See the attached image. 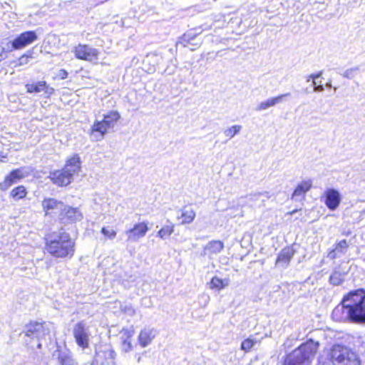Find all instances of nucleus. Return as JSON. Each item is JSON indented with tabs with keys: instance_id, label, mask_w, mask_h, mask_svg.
Masks as SVG:
<instances>
[{
	"instance_id": "f257e3e1",
	"label": "nucleus",
	"mask_w": 365,
	"mask_h": 365,
	"mask_svg": "<svg viewBox=\"0 0 365 365\" xmlns=\"http://www.w3.org/2000/svg\"><path fill=\"white\" fill-rule=\"evenodd\" d=\"M332 319L339 322L365 324V290L351 291L332 311Z\"/></svg>"
},
{
	"instance_id": "f03ea898",
	"label": "nucleus",
	"mask_w": 365,
	"mask_h": 365,
	"mask_svg": "<svg viewBox=\"0 0 365 365\" xmlns=\"http://www.w3.org/2000/svg\"><path fill=\"white\" fill-rule=\"evenodd\" d=\"M47 252L56 258H71L75 252V242L66 232L54 233L46 243Z\"/></svg>"
},
{
	"instance_id": "7ed1b4c3",
	"label": "nucleus",
	"mask_w": 365,
	"mask_h": 365,
	"mask_svg": "<svg viewBox=\"0 0 365 365\" xmlns=\"http://www.w3.org/2000/svg\"><path fill=\"white\" fill-rule=\"evenodd\" d=\"M81 164L80 157L75 154L66 160L63 169L51 172L48 178L58 187L67 186L73 181L74 175L80 171Z\"/></svg>"
},
{
	"instance_id": "20e7f679",
	"label": "nucleus",
	"mask_w": 365,
	"mask_h": 365,
	"mask_svg": "<svg viewBox=\"0 0 365 365\" xmlns=\"http://www.w3.org/2000/svg\"><path fill=\"white\" fill-rule=\"evenodd\" d=\"M319 343L309 340L289 354L284 360L285 365L309 364L317 351Z\"/></svg>"
},
{
	"instance_id": "39448f33",
	"label": "nucleus",
	"mask_w": 365,
	"mask_h": 365,
	"mask_svg": "<svg viewBox=\"0 0 365 365\" xmlns=\"http://www.w3.org/2000/svg\"><path fill=\"white\" fill-rule=\"evenodd\" d=\"M329 358L333 365H360L355 352L346 346L334 344L330 349Z\"/></svg>"
},
{
	"instance_id": "423d86ee",
	"label": "nucleus",
	"mask_w": 365,
	"mask_h": 365,
	"mask_svg": "<svg viewBox=\"0 0 365 365\" xmlns=\"http://www.w3.org/2000/svg\"><path fill=\"white\" fill-rule=\"evenodd\" d=\"M53 325L51 323L31 322L26 325L24 333L28 337L36 338L39 340L48 335Z\"/></svg>"
},
{
	"instance_id": "0eeeda50",
	"label": "nucleus",
	"mask_w": 365,
	"mask_h": 365,
	"mask_svg": "<svg viewBox=\"0 0 365 365\" xmlns=\"http://www.w3.org/2000/svg\"><path fill=\"white\" fill-rule=\"evenodd\" d=\"M73 335L76 344L82 349H86L89 346L91 332L85 322L81 321L74 325Z\"/></svg>"
},
{
	"instance_id": "6e6552de",
	"label": "nucleus",
	"mask_w": 365,
	"mask_h": 365,
	"mask_svg": "<svg viewBox=\"0 0 365 365\" xmlns=\"http://www.w3.org/2000/svg\"><path fill=\"white\" fill-rule=\"evenodd\" d=\"M29 172L27 171L26 168H20L12 170L9 175H8L4 180L0 182V190L6 191L8 190L14 183H16L18 180L27 177Z\"/></svg>"
},
{
	"instance_id": "1a4fd4ad",
	"label": "nucleus",
	"mask_w": 365,
	"mask_h": 365,
	"mask_svg": "<svg viewBox=\"0 0 365 365\" xmlns=\"http://www.w3.org/2000/svg\"><path fill=\"white\" fill-rule=\"evenodd\" d=\"M148 230V223L142 222L135 224L132 228L127 230L125 235L127 236L128 242H135L144 237Z\"/></svg>"
},
{
	"instance_id": "9d476101",
	"label": "nucleus",
	"mask_w": 365,
	"mask_h": 365,
	"mask_svg": "<svg viewBox=\"0 0 365 365\" xmlns=\"http://www.w3.org/2000/svg\"><path fill=\"white\" fill-rule=\"evenodd\" d=\"M74 54L78 59L93 61L98 59V51L88 45L78 44L75 47Z\"/></svg>"
},
{
	"instance_id": "9b49d317",
	"label": "nucleus",
	"mask_w": 365,
	"mask_h": 365,
	"mask_svg": "<svg viewBox=\"0 0 365 365\" xmlns=\"http://www.w3.org/2000/svg\"><path fill=\"white\" fill-rule=\"evenodd\" d=\"M37 38L38 37L35 31H25L12 41V48L15 50L24 48L36 41Z\"/></svg>"
},
{
	"instance_id": "f8f14e48",
	"label": "nucleus",
	"mask_w": 365,
	"mask_h": 365,
	"mask_svg": "<svg viewBox=\"0 0 365 365\" xmlns=\"http://www.w3.org/2000/svg\"><path fill=\"white\" fill-rule=\"evenodd\" d=\"M60 219L63 223H74L83 219V214L78 207L64 205L60 214Z\"/></svg>"
},
{
	"instance_id": "ddd939ff",
	"label": "nucleus",
	"mask_w": 365,
	"mask_h": 365,
	"mask_svg": "<svg viewBox=\"0 0 365 365\" xmlns=\"http://www.w3.org/2000/svg\"><path fill=\"white\" fill-rule=\"evenodd\" d=\"M324 203L330 210H335L341 202V195L339 191L333 188L327 189L324 194Z\"/></svg>"
},
{
	"instance_id": "4468645a",
	"label": "nucleus",
	"mask_w": 365,
	"mask_h": 365,
	"mask_svg": "<svg viewBox=\"0 0 365 365\" xmlns=\"http://www.w3.org/2000/svg\"><path fill=\"white\" fill-rule=\"evenodd\" d=\"M312 187V181L311 180H302L299 184L297 185L295 190H294L292 199L295 201H301L304 199L306 193Z\"/></svg>"
},
{
	"instance_id": "2eb2a0df",
	"label": "nucleus",
	"mask_w": 365,
	"mask_h": 365,
	"mask_svg": "<svg viewBox=\"0 0 365 365\" xmlns=\"http://www.w3.org/2000/svg\"><path fill=\"white\" fill-rule=\"evenodd\" d=\"M28 93H40L43 92L46 97L53 93L54 89L48 86L45 81H38L36 83H28L26 85Z\"/></svg>"
},
{
	"instance_id": "dca6fc26",
	"label": "nucleus",
	"mask_w": 365,
	"mask_h": 365,
	"mask_svg": "<svg viewBox=\"0 0 365 365\" xmlns=\"http://www.w3.org/2000/svg\"><path fill=\"white\" fill-rule=\"evenodd\" d=\"M224 248V244L220 240H212L209 242L203 250V255L209 258H213L218 255Z\"/></svg>"
},
{
	"instance_id": "f3484780",
	"label": "nucleus",
	"mask_w": 365,
	"mask_h": 365,
	"mask_svg": "<svg viewBox=\"0 0 365 365\" xmlns=\"http://www.w3.org/2000/svg\"><path fill=\"white\" fill-rule=\"evenodd\" d=\"M157 331L153 328L145 327L138 335V342L142 347L148 346L155 339Z\"/></svg>"
},
{
	"instance_id": "a211bd4d",
	"label": "nucleus",
	"mask_w": 365,
	"mask_h": 365,
	"mask_svg": "<svg viewBox=\"0 0 365 365\" xmlns=\"http://www.w3.org/2000/svg\"><path fill=\"white\" fill-rule=\"evenodd\" d=\"M116 356L113 349L108 345L101 346L99 350L96 351V360L103 363L105 361H113Z\"/></svg>"
},
{
	"instance_id": "6ab92c4d",
	"label": "nucleus",
	"mask_w": 365,
	"mask_h": 365,
	"mask_svg": "<svg viewBox=\"0 0 365 365\" xmlns=\"http://www.w3.org/2000/svg\"><path fill=\"white\" fill-rule=\"evenodd\" d=\"M63 207L64 205L61 201L54 198H45L42 202V207L46 215H50L56 210L62 211Z\"/></svg>"
},
{
	"instance_id": "aec40b11",
	"label": "nucleus",
	"mask_w": 365,
	"mask_h": 365,
	"mask_svg": "<svg viewBox=\"0 0 365 365\" xmlns=\"http://www.w3.org/2000/svg\"><path fill=\"white\" fill-rule=\"evenodd\" d=\"M134 335V329H123L120 332V339L122 340V350L125 352L130 351L133 349L131 339Z\"/></svg>"
},
{
	"instance_id": "412c9836",
	"label": "nucleus",
	"mask_w": 365,
	"mask_h": 365,
	"mask_svg": "<svg viewBox=\"0 0 365 365\" xmlns=\"http://www.w3.org/2000/svg\"><path fill=\"white\" fill-rule=\"evenodd\" d=\"M294 251L291 247L283 249L279 254L276 260V265L282 268H286L289 264L291 259L293 257Z\"/></svg>"
},
{
	"instance_id": "4be33fe9",
	"label": "nucleus",
	"mask_w": 365,
	"mask_h": 365,
	"mask_svg": "<svg viewBox=\"0 0 365 365\" xmlns=\"http://www.w3.org/2000/svg\"><path fill=\"white\" fill-rule=\"evenodd\" d=\"M290 96V93H284V94H282V95H279L278 96H276V97H273V98H269L268 99H267L266 101H262L260 102L257 106L256 107L255 110L257 111H262V110H265L272 106H274L275 105L281 103L283 101V99L284 97L286 96Z\"/></svg>"
},
{
	"instance_id": "5701e85b",
	"label": "nucleus",
	"mask_w": 365,
	"mask_h": 365,
	"mask_svg": "<svg viewBox=\"0 0 365 365\" xmlns=\"http://www.w3.org/2000/svg\"><path fill=\"white\" fill-rule=\"evenodd\" d=\"M109 128L110 127L104 124L103 120H96L91 128V135L95 137L96 140H100L107 133Z\"/></svg>"
},
{
	"instance_id": "b1692460",
	"label": "nucleus",
	"mask_w": 365,
	"mask_h": 365,
	"mask_svg": "<svg viewBox=\"0 0 365 365\" xmlns=\"http://www.w3.org/2000/svg\"><path fill=\"white\" fill-rule=\"evenodd\" d=\"M195 216V211L192 207H184L181 210V215L178 217V218L182 219V225H186L192 222Z\"/></svg>"
},
{
	"instance_id": "393cba45",
	"label": "nucleus",
	"mask_w": 365,
	"mask_h": 365,
	"mask_svg": "<svg viewBox=\"0 0 365 365\" xmlns=\"http://www.w3.org/2000/svg\"><path fill=\"white\" fill-rule=\"evenodd\" d=\"M346 272L335 269L329 277V282L334 286L341 285L345 279Z\"/></svg>"
},
{
	"instance_id": "a878e982",
	"label": "nucleus",
	"mask_w": 365,
	"mask_h": 365,
	"mask_svg": "<svg viewBox=\"0 0 365 365\" xmlns=\"http://www.w3.org/2000/svg\"><path fill=\"white\" fill-rule=\"evenodd\" d=\"M120 115L117 111L111 110L106 115H103L104 124L113 128L119 120Z\"/></svg>"
},
{
	"instance_id": "bb28decb",
	"label": "nucleus",
	"mask_w": 365,
	"mask_h": 365,
	"mask_svg": "<svg viewBox=\"0 0 365 365\" xmlns=\"http://www.w3.org/2000/svg\"><path fill=\"white\" fill-rule=\"evenodd\" d=\"M229 282L228 279H222L217 277H214L210 281V288L222 289L229 285Z\"/></svg>"
},
{
	"instance_id": "cd10ccee",
	"label": "nucleus",
	"mask_w": 365,
	"mask_h": 365,
	"mask_svg": "<svg viewBox=\"0 0 365 365\" xmlns=\"http://www.w3.org/2000/svg\"><path fill=\"white\" fill-rule=\"evenodd\" d=\"M27 192L24 186L19 185L14 188L10 193V196L16 201L24 198Z\"/></svg>"
},
{
	"instance_id": "c85d7f7f",
	"label": "nucleus",
	"mask_w": 365,
	"mask_h": 365,
	"mask_svg": "<svg viewBox=\"0 0 365 365\" xmlns=\"http://www.w3.org/2000/svg\"><path fill=\"white\" fill-rule=\"evenodd\" d=\"M174 232V225L170 223L169 225H164L158 232V237L161 239H167Z\"/></svg>"
},
{
	"instance_id": "c756f323",
	"label": "nucleus",
	"mask_w": 365,
	"mask_h": 365,
	"mask_svg": "<svg viewBox=\"0 0 365 365\" xmlns=\"http://www.w3.org/2000/svg\"><path fill=\"white\" fill-rule=\"evenodd\" d=\"M242 126L240 125H235L225 129L224 130V134L226 137L231 139L235 135H237L240 132Z\"/></svg>"
},
{
	"instance_id": "7c9ffc66",
	"label": "nucleus",
	"mask_w": 365,
	"mask_h": 365,
	"mask_svg": "<svg viewBox=\"0 0 365 365\" xmlns=\"http://www.w3.org/2000/svg\"><path fill=\"white\" fill-rule=\"evenodd\" d=\"M58 360L61 365H75L73 359L67 354L61 353L58 356Z\"/></svg>"
},
{
	"instance_id": "2f4dec72",
	"label": "nucleus",
	"mask_w": 365,
	"mask_h": 365,
	"mask_svg": "<svg viewBox=\"0 0 365 365\" xmlns=\"http://www.w3.org/2000/svg\"><path fill=\"white\" fill-rule=\"evenodd\" d=\"M101 232L105 237H106L109 240H113L117 235L116 231L109 227H102Z\"/></svg>"
},
{
	"instance_id": "473e14b6",
	"label": "nucleus",
	"mask_w": 365,
	"mask_h": 365,
	"mask_svg": "<svg viewBox=\"0 0 365 365\" xmlns=\"http://www.w3.org/2000/svg\"><path fill=\"white\" fill-rule=\"evenodd\" d=\"M256 341L248 338L245 339L241 344V349L245 351H249L256 344Z\"/></svg>"
},
{
	"instance_id": "72a5a7b5",
	"label": "nucleus",
	"mask_w": 365,
	"mask_h": 365,
	"mask_svg": "<svg viewBox=\"0 0 365 365\" xmlns=\"http://www.w3.org/2000/svg\"><path fill=\"white\" fill-rule=\"evenodd\" d=\"M348 248V243L346 240H342L339 242L336 246L335 250L339 253V255H343L346 252Z\"/></svg>"
},
{
	"instance_id": "f704fd0d",
	"label": "nucleus",
	"mask_w": 365,
	"mask_h": 365,
	"mask_svg": "<svg viewBox=\"0 0 365 365\" xmlns=\"http://www.w3.org/2000/svg\"><path fill=\"white\" fill-rule=\"evenodd\" d=\"M359 71L358 67H354L351 68H348L341 74L344 78L348 79H353L356 76Z\"/></svg>"
},
{
	"instance_id": "c9c22d12",
	"label": "nucleus",
	"mask_w": 365,
	"mask_h": 365,
	"mask_svg": "<svg viewBox=\"0 0 365 365\" xmlns=\"http://www.w3.org/2000/svg\"><path fill=\"white\" fill-rule=\"evenodd\" d=\"M322 75V71H319L317 73L315 74H311L308 76L307 81H309L310 79H312V84L313 86L317 85V80L320 78Z\"/></svg>"
},
{
	"instance_id": "e433bc0d",
	"label": "nucleus",
	"mask_w": 365,
	"mask_h": 365,
	"mask_svg": "<svg viewBox=\"0 0 365 365\" xmlns=\"http://www.w3.org/2000/svg\"><path fill=\"white\" fill-rule=\"evenodd\" d=\"M31 58V55L28 56V55L24 54V55L21 56L19 58V63H18V65L19 66H24V65H26V64L29 63V58Z\"/></svg>"
},
{
	"instance_id": "4c0bfd02",
	"label": "nucleus",
	"mask_w": 365,
	"mask_h": 365,
	"mask_svg": "<svg viewBox=\"0 0 365 365\" xmlns=\"http://www.w3.org/2000/svg\"><path fill=\"white\" fill-rule=\"evenodd\" d=\"M339 253L335 249L331 250L327 255V257L331 259H334L336 257H339Z\"/></svg>"
},
{
	"instance_id": "58836bf2",
	"label": "nucleus",
	"mask_w": 365,
	"mask_h": 365,
	"mask_svg": "<svg viewBox=\"0 0 365 365\" xmlns=\"http://www.w3.org/2000/svg\"><path fill=\"white\" fill-rule=\"evenodd\" d=\"M58 77L60 79H66L68 77V72L64 69H61L58 73Z\"/></svg>"
},
{
	"instance_id": "ea45409f",
	"label": "nucleus",
	"mask_w": 365,
	"mask_h": 365,
	"mask_svg": "<svg viewBox=\"0 0 365 365\" xmlns=\"http://www.w3.org/2000/svg\"><path fill=\"white\" fill-rule=\"evenodd\" d=\"M124 312H125L127 314H128V315H130V316H133V315H134V314H135V309H134L132 307H130V306H129V307H125V309H124Z\"/></svg>"
},
{
	"instance_id": "a19ab883",
	"label": "nucleus",
	"mask_w": 365,
	"mask_h": 365,
	"mask_svg": "<svg viewBox=\"0 0 365 365\" xmlns=\"http://www.w3.org/2000/svg\"><path fill=\"white\" fill-rule=\"evenodd\" d=\"M324 90V88L323 85L321 84V81L319 85L314 86V91L315 92H322Z\"/></svg>"
},
{
	"instance_id": "79ce46f5",
	"label": "nucleus",
	"mask_w": 365,
	"mask_h": 365,
	"mask_svg": "<svg viewBox=\"0 0 365 365\" xmlns=\"http://www.w3.org/2000/svg\"><path fill=\"white\" fill-rule=\"evenodd\" d=\"M8 51H9V48L7 50H6L5 48L0 46V61H1L2 59L4 58V57L3 56V54L4 53L7 52Z\"/></svg>"
},
{
	"instance_id": "37998d69",
	"label": "nucleus",
	"mask_w": 365,
	"mask_h": 365,
	"mask_svg": "<svg viewBox=\"0 0 365 365\" xmlns=\"http://www.w3.org/2000/svg\"><path fill=\"white\" fill-rule=\"evenodd\" d=\"M262 195V193H257L252 195V198L254 200H257L258 197Z\"/></svg>"
},
{
	"instance_id": "c03bdc74",
	"label": "nucleus",
	"mask_w": 365,
	"mask_h": 365,
	"mask_svg": "<svg viewBox=\"0 0 365 365\" xmlns=\"http://www.w3.org/2000/svg\"><path fill=\"white\" fill-rule=\"evenodd\" d=\"M326 86L329 88H331L332 87V85H331V82H328L326 83Z\"/></svg>"
},
{
	"instance_id": "a18cd8bd",
	"label": "nucleus",
	"mask_w": 365,
	"mask_h": 365,
	"mask_svg": "<svg viewBox=\"0 0 365 365\" xmlns=\"http://www.w3.org/2000/svg\"><path fill=\"white\" fill-rule=\"evenodd\" d=\"M140 359H141L140 356H138V362H140Z\"/></svg>"
},
{
	"instance_id": "49530a36",
	"label": "nucleus",
	"mask_w": 365,
	"mask_h": 365,
	"mask_svg": "<svg viewBox=\"0 0 365 365\" xmlns=\"http://www.w3.org/2000/svg\"><path fill=\"white\" fill-rule=\"evenodd\" d=\"M41 344H38V348H40V347H41Z\"/></svg>"
}]
</instances>
